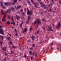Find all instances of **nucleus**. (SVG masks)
I'll return each mask as SVG.
<instances>
[{
  "instance_id": "nucleus-54",
  "label": "nucleus",
  "mask_w": 61,
  "mask_h": 61,
  "mask_svg": "<svg viewBox=\"0 0 61 61\" xmlns=\"http://www.w3.org/2000/svg\"><path fill=\"white\" fill-rule=\"evenodd\" d=\"M13 48H15V46H13Z\"/></svg>"
},
{
  "instance_id": "nucleus-14",
  "label": "nucleus",
  "mask_w": 61,
  "mask_h": 61,
  "mask_svg": "<svg viewBox=\"0 0 61 61\" xmlns=\"http://www.w3.org/2000/svg\"><path fill=\"white\" fill-rule=\"evenodd\" d=\"M37 23H38V24H41V21H40V20H38L37 21Z\"/></svg>"
},
{
  "instance_id": "nucleus-7",
  "label": "nucleus",
  "mask_w": 61,
  "mask_h": 61,
  "mask_svg": "<svg viewBox=\"0 0 61 61\" xmlns=\"http://www.w3.org/2000/svg\"><path fill=\"white\" fill-rule=\"evenodd\" d=\"M30 18V17H28L27 21H26V23L27 24H28V23H29V19Z\"/></svg>"
},
{
  "instance_id": "nucleus-35",
  "label": "nucleus",
  "mask_w": 61,
  "mask_h": 61,
  "mask_svg": "<svg viewBox=\"0 0 61 61\" xmlns=\"http://www.w3.org/2000/svg\"><path fill=\"white\" fill-rule=\"evenodd\" d=\"M28 42H29V43H30V42H31V40H28Z\"/></svg>"
},
{
  "instance_id": "nucleus-64",
  "label": "nucleus",
  "mask_w": 61,
  "mask_h": 61,
  "mask_svg": "<svg viewBox=\"0 0 61 61\" xmlns=\"http://www.w3.org/2000/svg\"><path fill=\"white\" fill-rule=\"evenodd\" d=\"M1 11L2 12H3V10H1Z\"/></svg>"
},
{
  "instance_id": "nucleus-18",
  "label": "nucleus",
  "mask_w": 61,
  "mask_h": 61,
  "mask_svg": "<svg viewBox=\"0 0 61 61\" xmlns=\"http://www.w3.org/2000/svg\"><path fill=\"white\" fill-rule=\"evenodd\" d=\"M39 33V31L38 30L37 32H35V35H36V34H38Z\"/></svg>"
},
{
  "instance_id": "nucleus-15",
  "label": "nucleus",
  "mask_w": 61,
  "mask_h": 61,
  "mask_svg": "<svg viewBox=\"0 0 61 61\" xmlns=\"http://www.w3.org/2000/svg\"><path fill=\"white\" fill-rule=\"evenodd\" d=\"M6 24H7V25H9L10 24V22H9V21H8L7 22Z\"/></svg>"
},
{
  "instance_id": "nucleus-43",
  "label": "nucleus",
  "mask_w": 61,
  "mask_h": 61,
  "mask_svg": "<svg viewBox=\"0 0 61 61\" xmlns=\"http://www.w3.org/2000/svg\"><path fill=\"white\" fill-rule=\"evenodd\" d=\"M35 56L36 57V56H37V55L36 54H35Z\"/></svg>"
},
{
  "instance_id": "nucleus-63",
  "label": "nucleus",
  "mask_w": 61,
  "mask_h": 61,
  "mask_svg": "<svg viewBox=\"0 0 61 61\" xmlns=\"http://www.w3.org/2000/svg\"><path fill=\"white\" fill-rule=\"evenodd\" d=\"M31 60H32L33 59V58L32 57H31Z\"/></svg>"
},
{
  "instance_id": "nucleus-8",
  "label": "nucleus",
  "mask_w": 61,
  "mask_h": 61,
  "mask_svg": "<svg viewBox=\"0 0 61 61\" xmlns=\"http://www.w3.org/2000/svg\"><path fill=\"white\" fill-rule=\"evenodd\" d=\"M43 6H44L45 9H47V7H46V5L45 6V4H43V5H42L41 7H42Z\"/></svg>"
},
{
  "instance_id": "nucleus-32",
  "label": "nucleus",
  "mask_w": 61,
  "mask_h": 61,
  "mask_svg": "<svg viewBox=\"0 0 61 61\" xmlns=\"http://www.w3.org/2000/svg\"><path fill=\"white\" fill-rule=\"evenodd\" d=\"M7 39H8V40H10V37H7Z\"/></svg>"
},
{
  "instance_id": "nucleus-36",
  "label": "nucleus",
  "mask_w": 61,
  "mask_h": 61,
  "mask_svg": "<svg viewBox=\"0 0 61 61\" xmlns=\"http://www.w3.org/2000/svg\"><path fill=\"white\" fill-rule=\"evenodd\" d=\"M10 52L11 53V54H12L13 53V51H11Z\"/></svg>"
},
{
  "instance_id": "nucleus-25",
  "label": "nucleus",
  "mask_w": 61,
  "mask_h": 61,
  "mask_svg": "<svg viewBox=\"0 0 61 61\" xmlns=\"http://www.w3.org/2000/svg\"><path fill=\"white\" fill-rule=\"evenodd\" d=\"M9 10H7V11H6V13H10V12H9Z\"/></svg>"
},
{
  "instance_id": "nucleus-50",
  "label": "nucleus",
  "mask_w": 61,
  "mask_h": 61,
  "mask_svg": "<svg viewBox=\"0 0 61 61\" xmlns=\"http://www.w3.org/2000/svg\"><path fill=\"white\" fill-rule=\"evenodd\" d=\"M0 44L1 45H2V43L1 42H0Z\"/></svg>"
},
{
  "instance_id": "nucleus-38",
  "label": "nucleus",
  "mask_w": 61,
  "mask_h": 61,
  "mask_svg": "<svg viewBox=\"0 0 61 61\" xmlns=\"http://www.w3.org/2000/svg\"><path fill=\"white\" fill-rule=\"evenodd\" d=\"M40 5H42V4H43V3H42V2H41L40 3Z\"/></svg>"
},
{
  "instance_id": "nucleus-29",
  "label": "nucleus",
  "mask_w": 61,
  "mask_h": 61,
  "mask_svg": "<svg viewBox=\"0 0 61 61\" xmlns=\"http://www.w3.org/2000/svg\"><path fill=\"white\" fill-rule=\"evenodd\" d=\"M34 24L35 25H36V21H35L34 22Z\"/></svg>"
},
{
  "instance_id": "nucleus-41",
  "label": "nucleus",
  "mask_w": 61,
  "mask_h": 61,
  "mask_svg": "<svg viewBox=\"0 0 61 61\" xmlns=\"http://www.w3.org/2000/svg\"><path fill=\"white\" fill-rule=\"evenodd\" d=\"M48 49H49V48H47V51Z\"/></svg>"
},
{
  "instance_id": "nucleus-28",
  "label": "nucleus",
  "mask_w": 61,
  "mask_h": 61,
  "mask_svg": "<svg viewBox=\"0 0 61 61\" xmlns=\"http://www.w3.org/2000/svg\"><path fill=\"white\" fill-rule=\"evenodd\" d=\"M6 47H4L3 48V50H4L5 51V49H6Z\"/></svg>"
},
{
  "instance_id": "nucleus-2",
  "label": "nucleus",
  "mask_w": 61,
  "mask_h": 61,
  "mask_svg": "<svg viewBox=\"0 0 61 61\" xmlns=\"http://www.w3.org/2000/svg\"><path fill=\"white\" fill-rule=\"evenodd\" d=\"M1 27H2V26H0V33L1 34H2V35H5V34H4V31H3L2 29L1 28Z\"/></svg>"
},
{
  "instance_id": "nucleus-4",
  "label": "nucleus",
  "mask_w": 61,
  "mask_h": 61,
  "mask_svg": "<svg viewBox=\"0 0 61 61\" xmlns=\"http://www.w3.org/2000/svg\"><path fill=\"white\" fill-rule=\"evenodd\" d=\"M47 30L48 31H49L50 30L52 31V32H53V31H54L53 30L51 29V27H48V28L47 29Z\"/></svg>"
},
{
  "instance_id": "nucleus-51",
  "label": "nucleus",
  "mask_w": 61,
  "mask_h": 61,
  "mask_svg": "<svg viewBox=\"0 0 61 61\" xmlns=\"http://www.w3.org/2000/svg\"><path fill=\"white\" fill-rule=\"evenodd\" d=\"M52 2L53 3H54V0H52Z\"/></svg>"
},
{
  "instance_id": "nucleus-1",
  "label": "nucleus",
  "mask_w": 61,
  "mask_h": 61,
  "mask_svg": "<svg viewBox=\"0 0 61 61\" xmlns=\"http://www.w3.org/2000/svg\"><path fill=\"white\" fill-rule=\"evenodd\" d=\"M2 14L4 15L2 19V21L3 22H5V20H6V14H4L3 12H2Z\"/></svg>"
},
{
  "instance_id": "nucleus-59",
  "label": "nucleus",
  "mask_w": 61,
  "mask_h": 61,
  "mask_svg": "<svg viewBox=\"0 0 61 61\" xmlns=\"http://www.w3.org/2000/svg\"><path fill=\"white\" fill-rule=\"evenodd\" d=\"M12 28H13H13H14V27H13V26H12Z\"/></svg>"
},
{
  "instance_id": "nucleus-16",
  "label": "nucleus",
  "mask_w": 61,
  "mask_h": 61,
  "mask_svg": "<svg viewBox=\"0 0 61 61\" xmlns=\"http://www.w3.org/2000/svg\"><path fill=\"white\" fill-rule=\"evenodd\" d=\"M5 5H9V4L8 2L5 3Z\"/></svg>"
},
{
  "instance_id": "nucleus-17",
  "label": "nucleus",
  "mask_w": 61,
  "mask_h": 61,
  "mask_svg": "<svg viewBox=\"0 0 61 61\" xmlns=\"http://www.w3.org/2000/svg\"><path fill=\"white\" fill-rule=\"evenodd\" d=\"M33 30V28H32V27H30V29H29V30L31 32V31L32 30Z\"/></svg>"
},
{
  "instance_id": "nucleus-10",
  "label": "nucleus",
  "mask_w": 61,
  "mask_h": 61,
  "mask_svg": "<svg viewBox=\"0 0 61 61\" xmlns=\"http://www.w3.org/2000/svg\"><path fill=\"white\" fill-rule=\"evenodd\" d=\"M31 38L32 39V40H35V39H36V37L33 36H32Z\"/></svg>"
},
{
  "instance_id": "nucleus-23",
  "label": "nucleus",
  "mask_w": 61,
  "mask_h": 61,
  "mask_svg": "<svg viewBox=\"0 0 61 61\" xmlns=\"http://www.w3.org/2000/svg\"><path fill=\"white\" fill-rule=\"evenodd\" d=\"M15 21L13 20V23H11V24H13V25H15Z\"/></svg>"
},
{
  "instance_id": "nucleus-62",
  "label": "nucleus",
  "mask_w": 61,
  "mask_h": 61,
  "mask_svg": "<svg viewBox=\"0 0 61 61\" xmlns=\"http://www.w3.org/2000/svg\"><path fill=\"white\" fill-rule=\"evenodd\" d=\"M30 49H31V50H32V47H31V48H30Z\"/></svg>"
},
{
  "instance_id": "nucleus-60",
  "label": "nucleus",
  "mask_w": 61,
  "mask_h": 61,
  "mask_svg": "<svg viewBox=\"0 0 61 61\" xmlns=\"http://www.w3.org/2000/svg\"><path fill=\"white\" fill-rule=\"evenodd\" d=\"M23 11V10L22 9H21V10H20V11H21V12L22 11Z\"/></svg>"
},
{
  "instance_id": "nucleus-22",
  "label": "nucleus",
  "mask_w": 61,
  "mask_h": 61,
  "mask_svg": "<svg viewBox=\"0 0 61 61\" xmlns=\"http://www.w3.org/2000/svg\"><path fill=\"white\" fill-rule=\"evenodd\" d=\"M52 3H50L49 5V6H52Z\"/></svg>"
},
{
  "instance_id": "nucleus-21",
  "label": "nucleus",
  "mask_w": 61,
  "mask_h": 61,
  "mask_svg": "<svg viewBox=\"0 0 61 61\" xmlns=\"http://www.w3.org/2000/svg\"><path fill=\"white\" fill-rule=\"evenodd\" d=\"M21 7V6H18V5L17 6V8H20Z\"/></svg>"
},
{
  "instance_id": "nucleus-45",
  "label": "nucleus",
  "mask_w": 61,
  "mask_h": 61,
  "mask_svg": "<svg viewBox=\"0 0 61 61\" xmlns=\"http://www.w3.org/2000/svg\"><path fill=\"white\" fill-rule=\"evenodd\" d=\"M15 9H17V7H16V6H15Z\"/></svg>"
},
{
  "instance_id": "nucleus-5",
  "label": "nucleus",
  "mask_w": 61,
  "mask_h": 61,
  "mask_svg": "<svg viewBox=\"0 0 61 61\" xmlns=\"http://www.w3.org/2000/svg\"><path fill=\"white\" fill-rule=\"evenodd\" d=\"M13 0H11V1H13ZM14 2L12 3V5H14L17 2V0H14Z\"/></svg>"
},
{
  "instance_id": "nucleus-39",
  "label": "nucleus",
  "mask_w": 61,
  "mask_h": 61,
  "mask_svg": "<svg viewBox=\"0 0 61 61\" xmlns=\"http://www.w3.org/2000/svg\"><path fill=\"white\" fill-rule=\"evenodd\" d=\"M18 35L17 33H16L15 35V36H18Z\"/></svg>"
},
{
  "instance_id": "nucleus-19",
  "label": "nucleus",
  "mask_w": 61,
  "mask_h": 61,
  "mask_svg": "<svg viewBox=\"0 0 61 61\" xmlns=\"http://www.w3.org/2000/svg\"><path fill=\"white\" fill-rule=\"evenodd\" d=\"M35 5V7H37V6L38 5V4H35H35H34Z\"/></svg>"
},
{
  "instance_id": "nucleus-31",
  "label": "nucleus",
  "mask_w": 61,
  "mask_h": 61,
  "mask_svg": "<svg viewBox=\"0 0 61 61\" xmlns=\"http://www.w3.org/2000/svg\"><path fill=\"white\" fill-rule=\"evenodd\" d=\"M3 3L2 2L1 3V6H3Z\"/></svg>"
},
{
  "instance_id": "nucleus-34",
  "label": "nucleus",
  "mask_w": 61,
  "mask_h": 61,
  "mask_svg": "<svg viewBox=\"0 0 61 61\" xmlns=\"http://www.w3.org/2000/svg\"><path fill=\"white\" fill-rule=\"evenodd\" d=\"M29 53L31 55H32V52L31 51H30Z\"/></svg>"
},
{
  "instance_id": "nucleus-26",
  "label": "nucleus",
  "mask_w": 61,
  "mask_h": 61,
  "mask_svg": "<svg viewBox=\"0 0 61 61\" xmlns=\"http://www.w3.org/2000/svg\"><path fill=\"white\" fill-rule=\"evenodd\" d=\"M10 16H8V19H10Z\"/></svg>"
},
{
  "instance_id": "nucleus-44",
  "label": "nucleus",
  "mask_w": 61,
  "mask_h": 61,
  "mask_svg": "<svg viewBox=\"0 0 61 61\" xmlns=\"http://www.w3.org/2000/svg\"><path fill=\"white\" fill-rule=\"evenodd\" d=\"M5 54L6 55V56H7V54H6V52L5 53Z\"/></svg>"
},
{
  "instance_id": "nucleus-57",
  "label": "nucleus",
  "mask_w": 61,
  "mask_h": 61,
  "mask_svg": "<svg viewBox=\"0 0 61 61\" xmlns=\"http://www.w3.org/2000/svg\"><path fill=\"white\" fill-rule=\"evenodd\" d=\"M42 21H45V20L44 19H42Z\"/></svg>"
},
{
  "instance_id": "nucleus-33",
  "label": "nucleus",
  "mask_w": 61,
  "mask_h": 61,
  "mask_svg": "<svg viewBox=\"0 0 61 61\" xmlns=\"http://www.w3.org/2000/svg\"><path fill=\"white\" fill-rule=\"evenodd\" d=\"M9 43H10V45H12V42L11 41H10Z\"/></svg>"
},
{
  "instance_id": "nucleus-61",
  "label": "nucleus",
  "mask_w": 61,
  "mask_h": 61,
  "mask_svg": "<svg viewBox=\"0 0 61 61\" xmlns=\"http://www.w3.org/2000/svg\"><path fill=\"white\" fill-rule=\"evenodd\" d=\"M60 5H61V1H60Z\"/></svg>"
},
{
  "instance_id": "nucleus-46",
  "label": "nucleus",
  "mask_w": 61,
  "mask_h": 61,
  "mask_svg": "<svg viewBox=\"0 0 61 61\" xmlns=\"http://www.w3.org/2000/svg\"><path fill=\"white\" fill-rule=\"evenodd\" d=\"M24 10L25 11H26V8H24Z\"/></svg>"
},
{
  "instance_id": "nucleus-48",
  "label": "nucleus",
  "mask_w": 61,
  "mask_h": 61,
  "mask_svg": "<svg viewBox=\"0 0 61 61\" xmlns=\"http://www.w3.org/2000/svg\"><path fill=\"white\" fill-rule=\"evenodd\" d=\"M54 9L55 10H56V7H54Z\"/></svg>"
},
{
  "instance_id": "nucleus-13",
  "label": "nucleus",
  "mask_w": 61,
  "mask_h": 61,
  "mask_svg": "<svg viewBox=\"0 0 61 61\" xmlns=\"http://www.w3.org/2000/svg\"><path fill=\"white\" fill-rule=\"evenodd\" d=\"M27 2L28 3V4L29 5H30V6H31V4L30 3V1H29V0H28L27 1Z\"/></svg>"
},
{
  "instance_id": "nucleus-37",
  "label": "nucleus",
  "mask_w": 61,
  "mask_h": 61,
  "mask_svg": "<svg viewBox=\"0 0 61 61\" xmlns=\"http://www.w3.org/2000/svg\"><path fill=\"white\" fill-rule=\"evenodd\" d=\"M1 37L2 38V40H3V38H4V37L2 36H1Z\"/></svg>"
},
{
  "instance_id": "nucleus-55",
  "label": "nucleus",
  "mask_w": 61,
  "mask_h": 61,
  "mask_svg": "<svg viewBox=\"0 0 61 61\" xmlns=\"http://www.w3.org/2000/svg\"><path fill=\"white\" fill-rule=\"evenodd\" d=\"M17 14H19V12L18 11H17Z\"/></svg>"
},
{
  "instance_id": "nucleus-20",
  "label": "nucleus",
  "mask_w": 61,
  "mask_h": 61,
  "mask_svg": "<svg viewBox=\"0 0 61 61\" xmlns=\"http://www.w3.org/2000/svg\"><path fill=\"white\" fill-rule=\"evenodd\" d=\"M22 15L24 16H25V13H23V12H22Z\"/></svg>"
},
{
  "instance_id": "nucleus-12",
  "label": "nucleus",
  "mask_w": 61,
  "mask_h": 61,
  "mask_svg": "<svg viewBox=\"0 0 61 61\" xmlns=\"http://www.w3.org/2000/svg\"><path fill=\"white\" fill-rule=\"evenodd\" d=\"M27 30V29H25L24 30V31L23 32V33L24 34H25V32H26V31Z\"/></svg>"
},
{
  "instance_id": "nucleus-11",
  "label": "nucleus",
  "mask_w": 61,
  "mask_h": 61,
  "mask_svg": "<svg viewBox=\"0 0 61 61\" xmlns=\"http://www.w3.org/2000/svg\"><path fill=\"white\" fill-rule=\"evenodd\" d=\"M16 17L17 19H20V17L18 16V15H16Z\"/></svg>"
},
{
  "instance_id": "nucleus-27",
  "label": "nucleus",
  "mask_w": 61,
  "mask_h": 61,
  "mask_svg": "<svg viewBox=\"0 0 61 61\" xmlns=\"http://www.w3.org/2000/svg\"><path fill=\"white\" fill-rule=\"evenodd\" d=\"M11 10H12V11H14V8H11Z\"/></svg>"
},
{
  "instance_id": "nucleus-6",
  "label": "nucleus",
  "mask_w": 61,
  "mask_h": 61,
  "mask_svg": "<svg viewBox=\"0 0 61 61\" xmlns=\"http://www.w3.org/2000/svg\"><path fill=\"white\" fill-rule=\"evenodd\" d=\"M59 26H60V23L59 22L57 26L56 27V28H58H58L59 27Z\"/></svg>"
},
{
  "instance_id": "nucleus-58",
  "label": "nucleus",
  "mask_w": 61,
  "mask_h": 61,
  "mask_svg": "<svg viewBox=\"0 0 61 61\" xmlns=\"http://www.w3.org/2000/svg\"><path fill=\"white\" fill-rule=\"evenodd\" d=\"M43 14V12H42L41 13V15H42Z\"/></svg>"
},
{
  "instance_id": "nucleus-52",
  "label": "nucleus",
  "mask_w": 61,
  "mask_h": 61,
  "mask_svg": "<svg viewBox=\"0 0 61 61\" xmlns=\"http://www.w3.org/2000/svg\"><path fill=\"white\" fill-rule=\"evenodd\" d=\"M26 56L25 55L24 57H25V58H26Z\"/></svg>"
},
{
  "instance_id": "nucleus-42",
  "label": "nucleus",
  "mask_w": 61,
  "mask_h": 61,
  "mask_svg": "<svg viewBox=\"0 0 61 61\" xmlns=\"http://www.w3.org/2000/svg\"><path fill=\"white\" fill-rule=\"evenodd\" d=\"M22 23H21V24L20 25V26L21 27H22Z\"/></svg>"
},
{
  "instance_id": "nucleus-53",
  "label": "nucleus",
  "mask_w": 61,
  "mask_h": 61,
  "mask_svg": "<svg viewBox=\"0 0 61 61\" xmlns=\"http://www.w3.org/2000/svg\"><path fill=\"white\" fill-rule=\"evenodd\" d=\"M8 35H10V36H11V35H10V34L8 33Z\"/></svg>"
},
{
  "instance_id": "nucleus-30",
  "label": "nucleus",
  "mask_w": 61,
  "mask_h": 61,
  "mask_svg": "<svg viewBox=\"0 0 61 61\" xmlns=\"http://www.w3.org/2000/svg\"><path fill=\"white\" fill-rule=\"evenodd\" d=\"M32 46L34 47H35V44H33V45Z\"/></svg>"
},
{
  "instance_id": "nucleus-40",
  "label": "nucleus",
  "mask_w": 61,
  "mask_h": 61,
  "mask_svg": "<svg viewBox=\"0 0 61 61\" xmlns=\"http://www.w3.org/2000/svg\"><path fill=\"white\" fill-rule=\"evenodd\" d=\"M53 45V42L51 44V45L52 46Z\"/></svg>"
},
{
  "instance_id": "nucleus-56",
  "label": "nucleus",
  "mask_w": 61,
  "mask_h": 61,
  "mask_svg": "<svg viewBox=\"0 0 61 61\" xmlns=\"http://www.w3.org/2000/svg\"><path fill=\"white\" fill-rule=\"evenodd\" d=\"M51 49H52V50H53V48H52V47H51Z\"/></svg>"
},
{
  "instance_id": "nucleus-47",
  "label": "nucleus",
  "mask_w": 61,
  "mask_h": 61,
  "mask_svg": "<svg viewBox=\"0 0 61 61\" xmlns=\"http://www.w3.org/2000/svg\"><path fill=\"white\" fill-rule=\"evenodd\" d=\"M15 31L16 32H17V31H16V29H15Z\"/></svg>"
},
{
  "instance_id": "nucleus-3",
  "label": "nucleus",
  "mask_w": 61,
  "mask_h": 61,
  "mask_svg": "<svg viewBox=\"0 0 61 61\" xmlns=\"http://www.w3.org/2000/svg\"><path fill=\"white\" fill-rule=\"evenodd\" d=\"M27 14L28 15L29 14H30L29 15H32V11H29L28 9H27Z\"/></svg>"
},
{
  "instance_id": "nucleus-24",
  "label": "nucleus",
  "mask_w": 61,
  "mask_h": 61,
  "mask_svg": "<svg viewBox=\"0 0 61 61\" xmlns=\"http://www.w3.org/2000/svg\"><path fill=\"white\" fill-rule=\"evenodd\" d=\"M31 2H32L33 4H34V5H35V3L34 2V1H33V0H31Z\"/></svg>"
},
{
  "instance_id": "nucleus-49",
  "label": "nucleus",
  "mask_w": 61,
  "mask_h": 61,
  "mask_svg": "<svg viewBox=\"0 0 61 61\" xmlns=\"http://www.w3.org/2000/svg\"><path fill=\"white\" fill-rule=\"evenodd\" d=\"M12 20L13 21H14V20H13V17H11Z\"/></svg>"
},
{
  "instance_id": "nucleus-9",
  "label": "nucleus",
  "mask_w": 61,
  "mask_h": 61,
  "mask_svg": "<svg viewBox=\"0 0 61 61\" xmlns=\"http://www.w3.org/2000/svg\"><path fill=\"white\" fill-rule=\"evenodd\" d=\"M49 10H48V12H51V10H52V7H50L49 8Z\"/></svg>"
}]
</instances>
